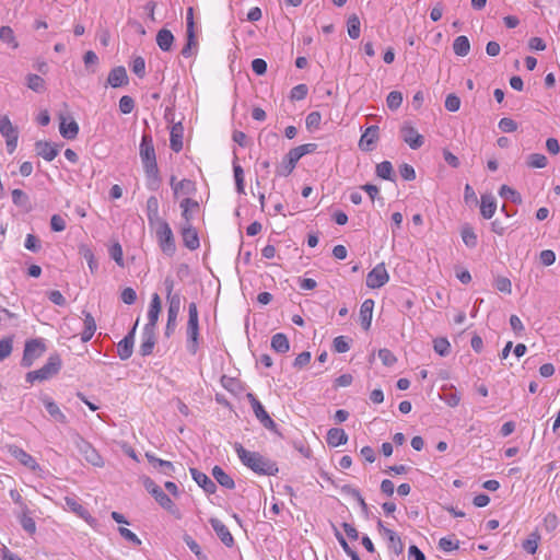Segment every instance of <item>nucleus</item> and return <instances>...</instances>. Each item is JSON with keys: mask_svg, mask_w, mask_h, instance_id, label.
<instances>
[{"mask_svg": "<svg viewBox=\"0 0 560 560\" xmlns=\"http://www.w3.org/2000/svg\"><path fill=\"white\" fill-rule=\"evenodd\" d=\"M155 345V331L154 329L143 328L142 342L140 345V354L147 357L152 353Z\"/></svg>", "mask_w": 560, "mask_h": 560, "instance_id": "nucleus-26", "label": "nucleus"}, {"mask_svg": "<svg viewBox=\"0 0 560 560\" xmlns=\"http://www.w3.org/2000/svg\"><path fill=\"white\" fill-rule=\"evenodd\" d=\"M75 447L78 448L79 453L84 457V459L95 466V467H103L104 466V459L98 454V452L92 446L91 443L85 441L81 436H77L75 439Z\"/></svg>", "mask_w": 560, "mask_h": 560, "instance_id": "nucleus-7", "label": "nucleus"}, {"mask_svg": "<svg viewBox=\"0 0 560 560\" xmlns=\"http://www.w3.org/2000/svg\"><path fill=\"white\" fill-rule=\"evenodd\" d=\"M36 152L46 161H52L58 154V147L46 141L35 143Z\"/></svg>", "mask_w": 560, "mask_h": 560, "instance_id": "nucleus-31", "label": "nucleus"}, {"mask_svg": "<svg viewBox=\"0 0 560 560\" xmlns=\"http://www.w3.org/2000/svg\"><path fill=\"white\" fill-rule=\"evenodd\" d=\"M45 351L46 347L42 339H31L26 341L22 358V365L26 368L31 366L36 359L44 354Z\"/></svg>", "mask_w": 560, "mask_h": 560, "instance_id": "nucleus-8", "label": "nucleus"}, {"mask_svg": "<svg viewBox=\"0 0 560 560\" xmlns=\"http://www.w3.org/2000/svg\"><path fill=\"white\" fill-rule=\"evenodd\" d=\"M22 528L28 533L30 535H34L36 533V524L34 518L32 517V511L28 506H23V510H19L15 513Z\"/></svg>", "mask_w": 560, "mask_h": 560, "instance_id": "nucleus-20", "label": "nucleus"}, {"mask_svg": "<svg viewBox=\"0 0 560 560\" xmlns=\"http://www.w3.org/2000/svg\"><path fill=\"white\" fill-rule=\"evenodd\" d=\"M65 502H66V505L67 508L72 511L73 513H75L79 517L85 520L86 522L90 521L91 518V515L90 513L88 512V510L85 508H83L75 498H72V497H66L65 498Z\"/></svg>", "mask_w": 560, "mask_h": 560, "instance_id": "nucleus-37", "label": "nucleus"}, {"mask_svg": "<svg viewBox=\"0 0 560 560\" xmlns=\"http://www.w3.org/2000/svg\"><path fill=\"white\" fill-rule=\"evenodd\" d=\"M499 195L502 198L510 199L514 203L522 202V197H521L520 192H517L515 189H513L512 187H510L508 185L501 186V188L499 190Z\"/></svg>", "mask_w": 560, "mask_h": 560, "instance_id": "nucleus-46", "label": "nucleus"}, {"mask_svg": "<svg viewBox=\"0 0 560 560\" xmlns=\"http://www.w3.org/2000/svg\"><path fill=\"white\" fill-rule=\"evenodd\" d=\"M247 397L250 401L253 411H254L256 418L260 421V423L266 429L275 430L277 425H276L275 421L270 418L268 412L265 410L261 402L253 394H248Z\"/></svg>", "mask_w": 560, "mask_h": 560, "instance_id": "nucleus-12", "label": "nucleus"}, {"mask_svg": "<svg viewBox=\"0 0 560 560\" xmlns=\"http://www.w3.org/2000/svg\"><path fill=\"white\" fill-rule=\"evenodd\" d=\"M109 255L110 257L116 261V264L120 267L124 266V255H122V248L119 243H115L109 248Z\"/></svg>", "mask_w": 560, "mask_h": 560, "instance_id": "nucleus-61", "label": "nucleus"}, {"mask_svg": "<svg viewBox=\"0 0 560 560\" xmlns=\"http://www.w3.org/2000/svg\"><path fill=\"white\" fill-rule=\"evenodd\" d=\"M145 490L156 500V502L166 511L175 513L177 510L171 498L164 493L161 487H159L152 479L147 478L143 482Z\"/></svg>", "mask_w": 560, "mask_h": 560, "instance_id": "nucleus-6", "label": "nucleus"}, {"mask_svg": "<svg viewBox=\"0 0 560 560\" xmlns=\"http://www.w3.org/2000/svg\"><path fill=\"white\" fill-rule=\"evenodd\" d=\"M402 103V94L398 91H392L386 98V104L389 109H397Z\"/></svg>", "mask_w": 560, "mask_h": 560, "instance_id": "nucleus-54", "label": "nucleus"}, {"mask_svg": "<svg viewBox=\"0 0 560 560\" xmlns=\"http://www.w3.org/2000/svg\"><path fill=\"white\" fill-rule=\"evenodd\" d=\"M0 40L12 49H16L19 47V42L16 40L14 32L10 26L0 27Z\"/></svg>", "mask_w": 560, "mask_h": 560, "instance_id": "nucleus-42", "label": "nucleus"}, {"mask_svg": "<svg viewBox=\"0 0 560 560\" xmlns=\"http://www.w3.org/2000/svg\"><path fill=\"white\" fill-rule=\"evenodd\" d=\"M499 129L502 132H513L517 129V122L512 118L504 117L499 121Z\"/></svg>", "mask_w": 560, "mask_h": 560, "instance_id": "nucleus-64", "label": "nucleus"}, {"mask_svg": "<svg viewBox=\"0 0 560 560\" xmlns=\"http://www.w3.org/2000/svg\"><path fill=\"white\" fill-rule=\"evenodd\" d=\"M376 175L386 180H393V165L389 161H383L376 165Z\"/></svg>", "mask_w": 560, "mask_h": 560, "instance_id": "nucleus-45", "label": "nucleus"}, {"mask_svg": "<svg viewBox=\"0 0 560 560\" xmlns=\"http://www.w3.org/2000/svg\"><path fill=\"white\" fill-rule=\"evenodd\" d=\"M167 323L165 327V335L171 336L177 326V317L180 312V296H172L171 302H167Z\"/></svg>", "mask_w": 560, "mask_h": 560, "instance_id": "nucleus-11", "label": "nucleus"}, {"mask_svg": "<svg viewBox=\"0 0 560 560\" xmlns=\"http://www.w3.org/2000/svg\"><path fill=\"white\" fill-rule=\"evenodd\" d=\"M145 457L149 460V463L154 466V468L159 469L161 474L172 477L173 474L175 472V467L171 462L158 458L155 455L151 453H145Z\"/></svg>", "mask_w": 560, "mask_h": 560, "instance_id": "nucleus-24", "label": "nucleus"}, {"mask_svg": "<svg viewBox=\"0 0 560 560\" xmlns=\"http://www.w3.org/2000/svg\"><path fill=\"white\" fill-rule=\"evenodd\" d=\"M540 539V534L535 530L523 541L522 547L526 552L534 555L537 551Z\"/></svg>", "mask_w": 560, "mask_h": 560, "instance_id": "nucleus-43", "label": "nucleus"}, {"mask_svg": "<svg viewBox=\"0 0 560 560\" xmlns=\"http://www.w3.org/2000/svg\"><path fill=\"white\" fill-rule=\"evenodd\" d=\"M161 305L162 303L160 295L158 293H153L148 312V323L145 324L144 328L155 330V326L161 312Z\"/></svg>", "mask_w": 560, "mask_h": 560, "instance_id": "nucleus-17", "label": "nucleus"}, {"mask_svg": "<svg viewBox=\"0 0 560 560\" xmlns=\"http://www.w3.org/2000/svg\"><path fill=\"white\" fill-rule=\"evenodd\" d=\"M404 141L413 150L419 149L424 143V138L411 126H404L401 128Z\"/></svg>", "mask_w": 560, "mask_h": 560, "instance_id": "nucleus-16", "label": "nucleus"}, {"mask_svg": "<svg viewBox=\"0 0 560 560\" xmlns=\"http://www.w3.org/2000/svg\"><path fill=\"white\" fill-rule=\"evenodd\" d=\"M326 441L329 446L337 447L347 443L348 435L343 429L331 428L327 432Z\"/></svg>", "mask_w": 560, "mask_h": 560, "instance_id": "nucleus-30", "label": "nucleus"}, {"mask_svg": "<svg viewBox=\"0 0 560 560\" xmlns=\"http://www.w3.org/2000/svg\"><path fill=\"white\" fill-rule=\"evenodd\" d=\"M295 168V165L288 160L287 156L283 158L282 162L277 166L276 173L278 176H289L293 170Z\"/></svg>", "mask_w": 560, "mask_h": 560, "instance_id": "nucleus-55", "label": "nucleus"}, {"mask_svg": "<svg viewBox=\"0 0 560 560\" xmlns=\"http://www.w3.org/2000/svg\"><path fill=\"white\" fill-rule=\"evenodd\" d=\"M80 253L82 254L84 259L88 261L91 272H94L97 269V262L95 260L92 249L86 246H82L80 248Z\"/></svg>", "mask_w": 560, "mask_h": 560, "instance_id": "nucleus-56", "label": "nucleus"}, {"mask_svg": "<svg viewBox=\"0 0 560 560\" xmlns=\"http://www.w3.org/2000/svg\"><path fill=\"white\" fill-rule=\"evenodd\" d=\"M183 135L184 128L180 122L172 126L170 145L171 149L176 153H178L183 149Z\"/></svg>", "mask_w": 560, "mask_h": 560, "instance_id": "nucleus-29", "label": "nucleus"}, {"mask_svg": "<svg viewBox=\"0 0 560 560\" xmlns=\"http://www.w3.org/2000/svg\"><path fill=\"white\" fill-rule=\"evenodd\" d=\"M196 191L195 183L190 179H182L177 184H173V192L175 197L180 195L189 196Z\"/></svg>", "mask_w": 560, "mask_h": 560, "instance_id": "nucleus-36", "label": "nucleus"}, {"mask_svg": "<svg viewBox=\"0 0 560 560\" xmlns=\"http://www.w3.org/2000/svg\"><path fill=\"white\" fill-rule=\"evenodd\" d=\"M454 54L460 57H465L469 54L470 43L467 36L460 35L455 38L453 43Z\"/></svg>", "mask_w": 560, "mask_h": 560, "instance_id": "nucleus-41", "label": "nucleus"}, {"mask_svg": "<svg viewBox=\"0 0 560 560\" xmlns=\"http://www.w3.org/2000/svg\"><path fill=\"white\" fill-rule=\"evenodd\" d=\"M43 405L45 406L47 412L49 413L50 418L58 423L67 424L68 419L66 415L61 411L59 406L47 395L43 396L40 398Z\"/></svg>", "mask_w": 560, "mask_h": 560, "instance_id": "nucleus-15", "label": "nucleus"}, {"mask_svg": "<svg viewBox=\"0 0 560 560\" xmlns=\"http://www.w3.org/2000/svg\"><path fill=\"white\" fill-rule=\"evenodd\" d=\"M132 72L139 78H143L145 74V61L142 57H137L133 59L131 65Z\"/></svg>", "mask_w": 560, "mask_h": 560, "instance_id": "nucleus-62", "label": "nucleus"}, {"mask_svg": "<svg viewBox=\"0 0 560 560\" xmlns=\"http://www.w3.org/2000/svg\"><path fill=\"white\" fill-rule=\"evenodd\" d=\"M271 348L279 353L288 352L290 349L288 337L281 332L273 335L271 338Z\"/></svg>", "mask_w": 560, "mask_h": 560, "instance_id": "nucleus-40", "label": "nucleus"}, {"mask_svg": "<svg viewBox=\"0 0 560 560\" xmlns=\"http://www.w3.org/2000/svg\"><path fill=\"white\" fill-rule=\"evenodd\" d=\"M334 350L338 353H345L350 349L349 340L345 336H338L332 342Z\"/></svg>", "mask_w": 560, "mask_h": 560, "instance_id": "nucleus-57", "label": "nucleus"}, {"mask_svg": "<svg viewBox=\"0 0 560 560\" xmlns=\"http://www.w3.org/2000/svg\"><path fill=\"white\" fill-rule=\"evenodd\" d=\"M308 88L306 84H298L291 90L290 98L293 101L304 100L307 95Z\"/></svg>", "mask_w": 560, "mask_h": 560, "instance_id": "nucleus-59", "label": "nucleus"}, {"mask_svg": "<svg viewBox=\"0 0 560 560\" xmlns=\"http://www.w3.org/2000/svg\"><path fill=\"white\" fill-rule=\"evenodd\" d=\"M152 228H155L156 240L161 250L168 256H173L176 250V244L170 224L164 220Z\"/></svg>", "mask_w": 560, "mask_h": 560, "instance_id": "nucleus-4", "label": "nucleus"}, {"mask_svg": "<svg viewBox=\"0 0 560 560\" xmlns=\"http://www.w3.org/2000/svg\"><path fill=\"white\" fill-rule=\"evenodd\" d=\"M187 350L196 354L199 348V319L198 308L195 302L188 305V320L186 326Z\"/></svg>", "mask_w": 560, "mask_h": 560, "instance_id": "nucleus-3", "label": "nucleus"}, {"mask_svg": "<svg viewBox=\"0 0 560 560\" xmlns=\"http://www.w3.org/2000/svg\"><path fill=\"white\" fill-rule=\"evenodd\" d=\"M389 280L385 264H377L366 276V285L371 289H378Z\"/></svg>", "mask_w": 560, "mask_h": 560, "instance_id": "nucleus-10", "label": "nucleus"}, {"mask_svg": "<svg viewBox=\"0 0 560 560\" xmlns=\"http://www.w3.org/2000/svg\"><path fill=\"white\" fill-rule=\"evenodd\" d=\"M212 476L215 481L226 489H234L235 482L231 476H229L220 466H214L212 468Z\"/></svg>", "mask_w": 560, "mask_h": 560, "instance_id": "nucleus-34", "label": "nucleus"}, {"mask_svg": "<svg viewBox=\"0 0 560 560\" xmlns=\"http://www.w3.org/2000/svg\"><path fill=\"white\" fill-rule=\"evenodd\" d=\"M182 237L184 245L194 250L200 245L197 231L192 228L191 223H184L182 228Z\"/></svg>", "mask_w": 560, "mask_h": 560, "instance_id": "nucleus-19", "label": "nucleus"}, {"mask_svg": "<svg viewBox=\"0 0 560 560\" xmlns=\"http://www.w3.org/2000/svg\"><path fill=\"white\" fill-rule=\"evenodd\" d=\"M0 133L5 138L7 149L12 153L18 145L19 131L8 116L0 117Z\"/></svg>", "mask_w": 560, "mask_h": 560, "instance_id": "nucleus-9", "label": "nucleus"}, {"mask_svg": "<svg viewBox=\"0 0 560 560\" xmlns=\"http://www.w3.org/2000/svg\"><path fill=\"white\" fill-rule=\"evenodd\" d=\"M209 522L220 540L226 547H232L234 545V538L229 528L218 518H210Z\"/></svg>", "mask_w": 560, "mask_h": 560, "instance_id": "nucleus-18", "label": "nucleus"}, {"mask_svg": "<svg viewBox=\"0 0 560 560\" xmlns=\"http://www.w3.org/2000/svg\"><path fill=\"white\" fill-rule=\"evenodd\" d=\"M139 155L148 178V188L156 190L160 185V173L156 163L155 149L151 135L143 133L139 148Z\"/></svg>", "mask_w": 560, "mask_h": 560, "instance_id": "nucleus-1", "label": "nucleus"}, {"mask_svg": "<svg viewBox=\"0 0 560 560\" xmlns=\"http://www.w3.org/2000/svg\"><path fill=\"white\" fill-rule=\"evenodd\" d=\"M135 108V101L128 95H124L119 100V109L122 114H130Z\"/></svg>", "mask_w": 560, "mask_h": 560, "instance_id": "nucleus-63", "label": "nucleus"}, {"mask_svg": "<svg viewBox=\"0 0 560 560\" xmlns=\"http://www.w3.org/2000/svg\"><path fill=\"white\" fill-rule=\"evenodd\" d=\"M374 308V301L371 299L365 300L360 307V322L362 327L368 330L371 327L372 315Z\"/></svg>", "mask_w": 560, "mask_h": 560, "instance_id": "nucleus-28", "label": "nucleus"}, {"mask_svg": "<svg viewBox=\"0 0 560 560\" xmlns=\"http://www.w3.org/2000/svg\"><path fill=\"white\" fill-rule=\"evenodd\" d=\"M137 325H138V320L136 322L135 326L129 331V334L127 336H125V338L121 341H119V343L117 346L118 357L121 360H127L132 354L133 342H135V332H136Z\"/></svg>", "mask_w": 560, "mask_h": 560, "instance_id": "nucleus-14", "label": "nucleus"}, {"mask_svg": "<svg viewBox=\"0 0 560 560\" xmlns=\"http://www.w3.org/2000/svg\"><path fill=\"white\" fill-rule=\"evenodd\" d=\"M107 82L113 88H119L128 82L126 69L124 67L114 68L107 78Z\"/></svg>", "mask_w": 560, "mask_h": 560, "instance_id": "nucleus-32", "label": "nucleus"}, {"mask_svg": "<svg viewBox=\"0 0 560 560\" xmlns=\"http://www.w3.org/2000/svg\"><path fill=\"white\" fill-rule=\"evenodd\" d=\"M61 368V360L59 355H51L47 362L38 370L28 372L26 381L34 383L35 381L43 382L56 375Z\"/></svg>", "mask_w": 560, "mask_h": 560, "instance_id": "nucleus-5", "label": "nucleus"}, {"mask_svg": "<svg viewBox=\"0 0 560 560\" xmlns=\"http://www.w3.org/2000/svg\"><path fill=\"white\" fill-rule=\"evenodd\" d=\"M28 89L40 93L45 91V81L37 74H28L26 78Z\"/></svg>", "mask_w": 560, "mask_h": 560, "instance_id": "nucleus-47", "label": "nucleus"}, {"mask_svg": "<svg viewBox=\"0 0 560 560\" xmlns=\"http://www.w3.org/2000/svg\"><path fill=\"white\" fill-rule=\"evenodd\" d=\"M497 210V201L491 194L481 196L480 213L485 219H491Z\"/></svg>", "mask_w": 560, "mask_h": 560, "instance_id": "nucleus-25", "label": "nucleus"}, {"mask_svg": "<svg viewBox=\"0 0 560 560\" xmlns=\"http://www.w3.org/2000/svg\"><path fill=\"white\" fill-rule=\"evenodd\" d=\"M145 210L150 226H153L154 224L164 221L159 215V200L155 196H151L148 198Z\"/></svg>", "mask_w": 560, "mask_h": 560, "instance_id": "nucleus-27", "label": "nucleus"}, {"mask_svg": "<svg viewBox=\"0 0 560 560\" xmlns=\"http://www.w3.org/2000/svg\"><path fill=\"white\" fill-rule=\"evenodd\" d=\"M348 35L357 39L360 37V20L357 15H351L347 22Z\"/></svg>", "mask_w": 560, "mask_h": 560, "instance_id": "nucleus-52", "label": "nucleus"}, {"mask_svg": "<svg viewBox=\"0 0 560 560\" xmlns=\"http://www.w3.org/2000/svg\"><path fill=\"white\" fill-rule=\"evenodd\" d=\"M434 351L441 357H446L450 353L451 345L446 338H436L433 340Z\"/></svg>", "mask_w": 560, "mask_h": 560, "instance_id": "nucleus-51", "label": "nucleus"}, {"mask_svg": "<svg viewBox=\"0 0 560 560\" xmlns=\"http://www.w3.org/2000/svg\"><path fill=\"white\" fill-rule=\"evenodd\" d=\"M380 533L387 539L388 549L392 550L396 556L404 551V542L400 537L394 530L385 527L383 523L378 522Z\"/></svg>", "mask_w": 560, "mask_h": 560, "instance_id": "nucleus-13", "label": "nucleus"}, {"mask_svg": "<svg viewBox=\"0 0 560 560\" xmlns=\"http://www.w3.org/2000/svg\"><path fill=\"white\" fill-rule=\"evenodd\" d=\"M84 330L81 334V340L83 342H86L92 339L96 330V323L94 317L90 313H84Z\"/></svg>", "mask_w": 560, "mask_h": 560, "instance_id": "nucleus-39", "label": "nucleus"}, {"mask_svg": "<svg viewBox=\"0 0 560 560\" xmlns=\"http://www.w3.org/2000/svg\"><path fill=\"white\" fill-rule=\"evenodd\" d=\"M12 201L15 206L28 209L30 199L28 196L21 189L12 190Z\"/></svg>", "mask_w": 560, "mask_h": 560, "instance_id": "nucleus-50", "label": "nucleus"}, {"mask_svg": "<svg viewBox=\"0 0 560 560\" xmlns=\"http://www.w3.org/2000/svg\"><path fill=\"white\" fill-rule=\"evenodd\" d=\"M547 158L540 153L529 154L526 161L527 166L535 168H544L547 165Z\"/></svg>", "mask_w": 560, "mask_h": 560, "instance_id": "nucleus-49", "label": "nucleus"}, {"mask_svg": "<svg viewBox=\"0 0 560 560\" xmlns=\"http://www.w3.org/2000/svg\"><path fill=\"white\" fill-rule=\"evenodd\" d=\"M59 131L65 139L72 140L79 133V125L73 119L67 122L65 118H61Z\"/></svg>", "mask_w": 560, "mask_h": 560, "instance_id": "nucleus-35", "label": "nucleus"}, {"mask_svg": "<svg viewBox=\"0 0 560 560\" xmlns=\"http://www.w3.org/2000/svg\"><path fill=\"white\" fill-rule=\"evenodd\" d=\"M182 215L185 220V223H190L192 219V212L198 211L199 203L190 198H185L180 201Z\"/></svg>", "mask_w": 560, "mask_h": 560, "instance_id": "nucleus-38", "label": "nucleus"}, {"mask_svg": "<svg viewBox=\"0 0 560 560\" xmlns=\"http://www.w3.org/2000/svg\"><path fill=\"white\" fill-rule=\"evenodd\" d=\"M192 479L203 489L205 492L213 494L217 491V486L206 474L196 468H190Z\"/></svg>", "mask_w": 560, "mask_h": 560, "instance_id": "nucleus-23", "label": "nucleus"}, {"mask_svg": "<svg viewBox=\"0 0 560 560\" xmlns=\"http://www.w3.org/2000/svg\"><path fill=\"white\" fill-rule=\"evenodd\" d=\"M322 115L319 112H311L305 119V125L308 130H317L320 126Z\"/></svg>", "mask_w": 560, "mask_h": 560, "instance_id": "nucleus-53", "label": "nucleus"}, {"mask_svg": "<svg viewBox=\"0 0 560 560\" xmlns=\"http://www.w3.org/2000/svg\"><path fill=\"white\" fill-rule=\"evenodd\" d=\"M233 173L237 192L245 194L244 171L242 166L235 162L233 163Z\"/></svg>", "mask_w": 560, "mask_h": 560, "instance_id": "nucleus-48", "label": "nucleus"}, {"mask_svg": "<svg viewBox=\"0 0 560 560\" xmlns=\"http://www.w3.org/2000/svg\"><path fill=\"white\" fill-rule=\"evenodd\" d=\"M174 43V35L167 28H162L156 34V44L163 51H170Z\"/></svg>", "mask_w": 560, "mask_h": 560, "instance_id": "nucleus-33", "label": "nucleus"}, {"mask_svg": "<svg viewBox=\"0 0 560 560\" xmlns=\"http://www.w3.org/2000/svg\"><path fill=\"white\" fill-rule=\"evenodd\" d=\"M462 240L464 244L470 248L477 245V235L470 225H464L460 231Z\"/></svg>", "mask_w": 560, "mask_h": 560, "instance_id": "nucleus-44", "label": "nucleus"}, {"mask_svg": "<svg viewBox=\"0 0 560 560\" xmlns=\"http://www.w3.org/2000/svg\"><path fill=\"white\" fill-rule=\"evenodd\" d=\"M234 450L244 466L257 475L275 476L279 469L277 463L258 452L247 451L241 443L234 444Z\"/></svg>", "mask_w": 560, "mask_h": 560, "instance_id": "nucleus-2", "label": "nucleus"}, {"mask_svg": "<svg viewBox=\"0 0 560 560\" xmlns=\"http://www.w3.org/2000/svg\"><path fill=\"white\" fill-rule=\"evenodd\" d=\"M494 287L498 291L510 294L512 291V283L506 277H498L494 281Z\"/></svg>", "mask_w": 560, "mask_h": 560, "instance_id": "nucleus-60", "label": "nucleus"}, {"mask_svg": "<svg viewBox=\"0 0 560 560\" xmlns=\"http://www.w3.org/2000/svg\"><path fill=\"white\" fill-rule=\"evenodd\" d=\"M13 340L11 337L0 340V362L8 358L12 352Z\"/></svg>", "mask_w": 560, "mask_h": 560, "instance_id": "nucleus-58", "label": "nucleus"}, {"mask_svg": "<svg viewBox=\"0 0 560 560\" xmlns=\"http://www.w3.org/2000/svg\"><path fill=\"white\" fill-rule=\"evenodd\" d=\"M9 452L15 459H18L22 465L30 468L31 470H36L38 468L36 460L23 448L19 446H10Z\"/></svg>", "mask_w": 560, "mask_h": 560, "instance_id": "nucleus-21", "label": "nucleus"}, {"mask_svg": "<svg viewBox=\"0 0 560 560\" xmlns=\"http://www.w3.org/2000/svg\"><path fill=\"white\" fill-rule=\"evenodd\" d=\"M378 139V127L370 126L365 129L359 141V147L363 151H371Z\"/></svg>", "mask_w": 560, "mask_h": 560, "instance_id": "nucleus-22", "label": "nucleus"}]
</instances>
